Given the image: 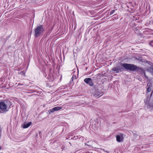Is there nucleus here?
Listing matches in <instances>:
<instances>
[{"label": "nucleus", "mask_w": 153, "mask_h": 153, "mask_svg": "<svg viewBox=\"0 0 153 153\" xmlns=\"http://www.w3.org/2000/svg\"><path fill=\"white\" fill-rule=\"evenodd\" d=\"M23 85V84H21V83H19L18 84V85Z\"/></svg>", "instance_id": "2eb2a0df"}, {"label": "nucleus", "mask_w": 153, "mask_h": 153, "mask_svg": "<svg viewBox=\"0 0 153 153\" xmlns=\"http://www.w3.org/2000/svg\"><path fill=\"white\" fill-rule=\"evenodd\" d=\"M34 36L36 38L40 36L43 33L44 29L42 25H37L34 29Z\"/></svg>", "instance_id": "f03ea898"}, {"label": "nucleus", "mask_w": 153, "mask_h": 153, "mask_svg": "<svg viewBox=\"0 0 153 153\" xmlns=\"http://www.w3.org/2000/svg\"><path fill=\"white\" fill-rule=\"evenodd\" d=\"M31 124V122L28 123L26 124H25L23 126V128H27Z\"/></svg>", "instance_id": "9b49d317"}, {"label": "nucleus", "mask_w": 153, "mask_h": 153, "mask_svg": "<svg viewBox=\"0 0 153 153\" xmlns=\"http://www.w3.org/2000/svg\"><path fill=\"white\" fill-rule=\"evenodd\" d=\"M12 105L10 100H3L0 102V113H6Z\"/></svg>", "instance_id": "f257e3e1"}, {"label": "nucleus", "mask_w": 153, "mask_h": 153, "mask_svg": "<svg viewBox=\"0 0 153 153\" xmlns=\"http://www.w3.org/2000/svg\"><path fill=\"white\" fill-rule=\"evenodd\" d=\"M122 66L127 70L134 71L137 70L138 67L132 64L123 63Z\"/></svg>", "instance_id": "7ed1b4c3"}, {"label": "nucleus", "mask_w": 153, "mask_h": 153, "mask_svg": "<svg viewBox=\"0 0 153 153\" xmlns=\"http://www.w3.org/2000/svg\"><path fill=\"white\" fill-rule=\"evenodd\" d=\"M123 138V134L122 133H120L119 135H117L116 137L117 140L119 142L122 141Z\"/></svg>", "instance_id": "1a4fd4ad"}, {"label": "nucleus", "mask_w": 153, "mask_h": 153, "mask_svg": "<svg viewBox=\"0 0 153 153\" xmlns=\"http://www.w3.org/2000/svg\"><path fill=\"white\" fill-rule=\"evenodd\" d=\"M84 81L86 84H88L91 86H92L94 85V83L91 79L90 78H85L84 79Z\"/></svg>", "instance_id": "6e6552de"}, {"label": "nucleus", "mask_w": 153, "mask_h": 153, "mask_svg": "<svg viewBox=\"0 0 153 153\" xmlns=\"http://www.w3.org/2000/svg\"><path fill=\"white\" fill-rule=\"evenodd\" d=\"M92 93L94 96L96 97H101L103 94L98 89H94Z\"/></svg>", "instance_id": "20e7f679"}, {"label": "nucleus", "mask_w": 153, "mask_h": 153, "mask_svg": "<svg viewBox=\"0 0 153 153\" xmlns=\"http://www.w3.org/2000/svg\"><path fill=\"white\" fill-rule=\"evenodd\" d=\"M71 79H72V80H73V79H76V76L75 75H73V76L71 78Z\"/></svg>", "instance_id": "4468645a"}, {"label": "nucleus", "mask_w": 153, "mask_h": 153, "mask_svg": "<svg viewBox=\"0 0 153 153\" xmlns=\"http://www.w3.org/2000/svg\"><path fill=\"white\" fill-rule=\"evenodd\" d=\"M62 108V106H57L53 108L52 109H50L49 111V114H50L51 113H53L55 111H57L60 110Z\"/></svg>", "instance_id": "0eeeda50"}, {"label": "nucleus", "mask_w": 153, "mask_h": 153, "mask_svg": "<svg viewBox=\"0 0 153 153\" xmlns=\"http://www.w3.org/2000/svg\"><path fill=\"white\" fill-rule=\"evenodd\" d=\"M112 71H114L116 73H120L122 71V68L121 67L119 66L113 68Z\"/></svg>", "instance_id": "423d86ee"}, {"label": "nucleus", "mask_w": 153, "mask_h": 153, "mask_svg": "<svg viewBox=\"0 0 153 153\" xmlns=\"http://www.w3.org/2000/svg\"><path fill=\"white\" fill-rule=\"evenodd\" d=\"M147 91L148 92H150L151 91V88L150 87H149L147 89Z\"/></svg>", "instance_id": "ddd939ff"}, {"label": "nucleus", "mask_w": 153, "mask_h": 153, "mask_svg": "<svg viewBox=\"0 0 153 153\" xmlns=\"http://www.w3.org/2000/svg\"><path fill=\"white\" fill-rule=\"evenodd\" d=\"M137 71L140 72V74L142 75L145 78L147 79L148 78V76L146 74L145 71L142 68L139 67H138Z\"/></svg>", "instance_id": "39448f33"}, {"label": "nucleus", "mask_w": 153, "mask_h": 153, "mask_svg": "<svg viewBox=\"0 0 153 153\" xmlns=\"http://www.w3.org/2000/svg\"><path fill=\"white\" fill-rule=\"evenodd\" d=\"M146 71L150 72L152 75L153 76V68L149 67L147 69Z\"/></svg>", "instance_id": "9d476101"}, {"label": "nucleus", "mask_w": 153, "mask_h": 153, "mask_svg": "<svg viewBox=\"0 0 153 153\" xmlns=\"http://www.w3.org/2000/svg\"><path fill=\"white\" fill-rule=\"evenodd\" d=\"M117 10V9L113 10H111L110 13V15H111L113 14H114L115 13V10Z\"/></svg>", "instance_id": "f8f14e48"}]
</instances>
